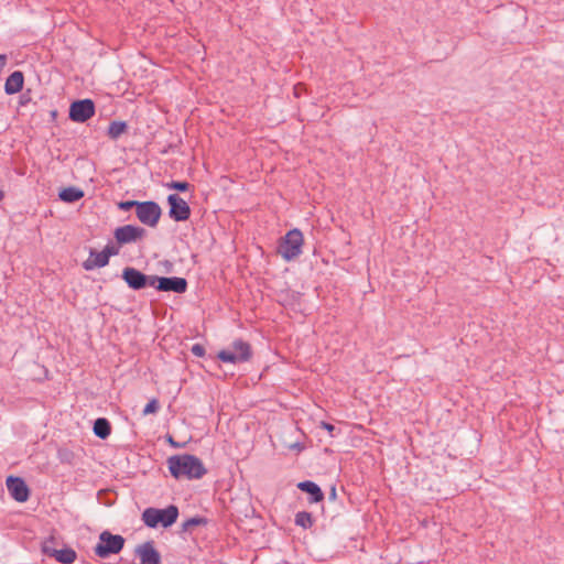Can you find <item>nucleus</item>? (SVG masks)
<instances>
[{
	"label": "nucleus",
	"instance_id": "obj_1",
	"mask_svg": "<svg viewBox=\"0 0 564 564\" xmlns=\"http://www.w3.org/2000/svg\"><path fill=\"white\" fill-rule=\"evenodd\" d=\"M169 471L175 479H200L207 474L200 458L193 454H177L167 458Z\"/></svg>",
	"mask_w": 564,
	"mask_h": 564
},
{
	"label": "nucleus",
	"instance_id": "obj_2",
	"mask_svg": "<svg viewBox=\"0 0 564 564\" xmlns=\"http://www.w3.org/2000/svg\"><path fill=\"white\" fill-rule=\"evenodd\" d=\"M120 212L134 210L137 219L149 228H155L163 215V209L155 200L126 199L116 203Z\"/></svg>",
	"mask_w": 564,
	"mask_h": 564
},
{
	"label": "nucleus",
	"instance_id": "obj_3",
	"mask_svg": "<svg viewBox=\"0 0 564 564\" xmlns=\"http://www.w3.org/2000/svg\"><path fill=\"white\" fill-rule=\"evenodd\" d=\"M178 514L180 511L175 505H169L165 508L149 507L143 510L141 519L148 528L156 529L161 525L167 529L177 521Z\"/></svg>",
	"mask_w": 564,
	"mask_h": 564
},
{
	"label": "nucleus",
	"instance_id": "obj_4",
	"mask_svg": "<svg viewBox=\"0 0 564 564\" xmlns=\"http://www.w3.org/2000/svg\"><path fill=\"white\" fill-rule=\"evenodd\" d=\"M112 234L113 239L107 238L104 247H122L124 245L140 242L147 237L148 231L141 226L127 224L115 228Z\"/></svg>",
	"mask_w": 564,
	"mask_h": 564
},
{
	"label": "nucleus",
	"instance_id": "obj_5",
	"mask_svg": "<svg viewBox=\"0 0 564 564\" xmlns=\"http://www.w3.org/2000/svg\"><path fill=\"white\" fill-rule=\"evenodd\" d=\"M124 538L120 534H112L104 531L99 535V542L94 547V552L101 558H107L112 554H118L124 546Z\"/></svg>",
	"mask_w": 564,
	"mask_h": 564
},
{
	"label": "nucleus",
	"instance_id": "obj_6",
	"mask_svg": "<svg viewBox=\"0 0 564 564\" xmlns=\"http://www.w3.org/2000/svg\"><path fill=\"white\" fill-rule=\"evenodd\" d=\"M96 115V102L91 98H77L70 101L68 119L76 123H85Z\"/></svg>",
	"mask_w": 564,
	"mask_h": 564
},
{
	"label": "nucleus",
	"instance_id": "obj_7",
	"mask_svg": "<svg viewBox=\"0 0 564 564\" xmlns=\"http://www.w3.org/2000/svg\"><path fill=\"white\" fill-rule=\"evenodd\" d=\"M56 544L57 539L55 536L51 535L45 539L41 546L42 553L48 557H53L61 564H73L77 558L76 551L69 546H64L58 550L55 547Z\"/></svg>",
	"mask_w": 564,
	"mask_h": 564
},
{
	"label": "nucleus",
	"instance_id": "obj_8",
	"mask_svg": "<svg viewBox=\"0 0 564 564\" xmlns=\"http://www.w3.org/2000/svg\"><path fill=\"white\" fill-rule=\"evenodd\" d=\"M232 348H240L241 352L234 351L230 347L223 349L217 354V358L227 364H240L249 361L252 357V349L249 343L241 338L235 339L231 344Z\"/></svg>",
	"mask_w": 564,
	"mask_h": 564
},
{
	"label": "nucleus",
	"instance_id": "obj_9",
	"mask_svg": "<svg viewBox=\"0 0 564 564\" xmlns=\"http://www.w3.org/2000/svg\"><path fill=\"white\" fill-rule=\"evenodd\" d=\"M169 217L175 223H183L189 219L192 209L188 203L177 193L169 194L166 197Z\"/></svg>",
	"mask_w": 564,
	"mask_h": 564
},
{
	"label": "nucleus",
	"instance_id": "obj_10",
	"mask_svg": "<svg viewBox=\"0 0 564 564\" xmlns=\"http://www.w3.org/2000/svg\"><path fill=\"white\" fill-rule=\"evenodd\" d=\"M7 489L13 500L17 502H25L29 500L31 490L22 477L8 476L6 479Z\"/></svg>",
	"mask_w": 564,
	"mask_h": 564
},
{
	"label": "nucleus",
	"instance_id": "obj_11",
	"mask_svg": "<svg viewBox=\"0 0 564 564\" xmlns=\"http://www.w3.org/2000/svg\"><path fill=\"white\" fill-rule=\"evenodd\" d=\"M95 250L90 249L88 259L83 262V268L87 271L106 267L109 263L110 257L119 254L120 251V249H102L100 252Z\"/></svg>",
	"mask_w": 564,
	"mask_h": 564
},
{
	"label": "nucleus",
	"instance_id": "obj_12",
	"mask_svg": "<svg viewBox=\"0 0 564 564\" xmlns=\"http://www.w3.org/2000/svg\"><path fill=\"white\" fill-rule=\"evenodd\" d=\"M134 552L140 560V564H162L161 554L155 549L152 540L138 545Z\"/></svg>",
	"mask_w": 564,
	"mask_h": 564
},
{
	"label": "nucleus",
	"instance_id": "obj_13",
	"mask_svg": "<svg viewBox=\"0 0 564 564\" xmlns=\"http://www.w3.org/2000/svg\"><path fill=\"white\" fill-rule=\"evenodd\" d=\"M121 279L130 290L138 292L143 290L145 273L133 267H124L121 271Z\"/></svg>",
	"mask_w": 564,
	"mask_h": 564
},
{
	"label": "nucleus",
	"instance_id": "obj_14",
	"mask_svg": "<svg viewBox=\"0 0 564 564\" xmlns=\"http://www.w3.org/2000/svg\"><path fill=\"white\" fill-rule=\"evenodd\" d=\"M188 289V282L182 276H161L158 292L183 294Z\"/></svg>",
	"mask_w": 564,
	"mask_h": 564
},
{
	"label": "nucleus",
	"instance_id": "obj_15",
	"mask_svg": "<svg viewBox=\"0 0 564 564\" xmlns=\"http://www.w3.org/2000/svg\"><path fill=\"white\" fill-rule=\"evenodd\" d=\"M24 82H25L24 73L19 69L13 70L6 78L4 86H3L4 93L9 96L21 93L24 88Z\"/></svg>",
	"mask_w": 564,
	"mask_h": 564
},
{
	"label": "nucleus",
	"instance_id": "obj_16",
	"mask_svg": "<svg viewBox=\"0 0 564 564\" xmlns=\"http://www.w3.org/2000/svg\"><path fill=\"white\" fill-rule=\"evenodd\" d=\"M296 487L302 491L307 494L310 503H318L322 502L325 498V495L322 488L312 480H303L300 481Z\"/></svg>",
	"mask_w": 564,
	"mask_h": 564
},
{
	"label": "nucleus",
	"instance_id": "obj_17",
	"mask_svg": "<svg viewBox=\"0 0 564 564\" xmlns=\"http://www.w3.org/2000/svg\"><path fill=\"white\" fill-rule=\"evenodd\" d=\"M303 232L299 228H292L285 235L278 238L275 247H303Z\"/></svg>",
	"mask_w": 564,
	"mask_h": 564
},
{
	"label": "nucleus",
	"instance_id": "obj_18",
	"mask_svg": "<svg viewBox=\"0 0 564 564\" xmlns=\"http://www.w3.org/2000/svg\"><path fill=\"white\" fill-rule=\"evenodd\" d=\"M85 196V193L82 188L77 186H65L61 187L58 191V198L59 200L67 203V204H74L79 202Z\"/></svg>",
	"mask_w": 564,
	"mask_h": 564
},
{
	"label": "nucleus",
	"instance_id": "obj_19",
	"mask_svg": "<svg viewBox=\"0 0 564 564\" xmlns=\"http://www.w3.org/2000/svg\"><path fill=\"white\" fill-rule=\"evenodd\" d=\"M129 124L124 120H112L110 121L106 134L110 140H118L123 134L128 133Z\"/></svg>",
	"mask_w": 564,
	"mask_h": 564
},
{
	"label": "nucleus",
	"instance_id": "obj_20",
	"mask_svg": "<svg viewBox=\"0 0 564 564\" xmlns=\"http://www.w3.org/2000/svg\"><path fill=\"white\" fill-rule=\"evenodd\" d=\"M94 434L100 440H107L111 434V424L106 417H98L94 421Z\"/></svg>",
	"mask_w": 564,
	"mask_h": 564
},
{
	"label": "nucleus",
	"instance_id": "obj_21",
	"mask_svg": "<svg viewBox=\"0 0 564 564\" xmlns=\"http://www.w3.org/2000/svg\"><path fill=\"white\" fill-rule=\"evenodd\" d=\"M294 523L302 529H311L314 524V518L311 512L307 511H299L295 514Z\"/></svg>",
	"mask_w": 564,
	"mask_h": 564
},
{
	"label": "nucleus",
	"instance_id": "obj_22",
	"mask_svg": "<svg viewBox=\"0 0 564 564\" xmlns=\"http://www.w3.org/2000/svg\"><path fill=\"white\" fill-rule=\"evenodd\" d=\"M207 523H208L207 518L202 517V516H195V517L187 519L186 521H184L182 523L181 532H187L195 527L206 525Z\"/></svg>",
	"mask_w": 564,
	"mask_h": 564
},
{
	"label": "nucleus",
	"instance_id": "obj_23",
	"mask_svg": "<svg viewBox=\"0 0 564 564\" xmlns=\"http://www.w3.org/2000/svg\"><path fill=\"white\" fill-rule=\"evenodd\" d=\"M191 186H192L191 183H188L187 181H180V180H177V181L172 180L171 182L165 184L166 188L175 191L177 193H185V192L189 191Z\"/></svg>",
	"mask_w": 564,
	"mask_h": 564
},
{
	"label": "nucleus",
	"instance_id": "obj_24",
	"mask_svg": "<svg viewBox=\"0 0 564 564\" xmlns=\"http://www.w3.org/2000/svg\"><path fill=\"white\" fill-rule=\"evenodd\" d=\"M278 251L285 261H292L302 253L303 249H278Z\"/></svg>",
	"mask_w": 564,
	"mask_h": 564
},
{
	"label": "nucleus",
	"instance_id": "obj_25",
	"mask_svg": "<svg viewBox=\"0 0 564 564\" xmlns=\"http://www.w3.org/2000/svg\"><path fill=\"white\" fill-rule=\"evenodd\" d=\"M161 276L156 274H145V282H143V290L147 288H153L159 290V281Z\"/></svg>",
	"mask_w": 564,
	"mask_h": 564
},
{
	"label": "nucleus",
	"instance_id": "obj_26",
	"mask_svg": "<svg viewBox=\"0 0 564 564\" xmlns=\"http://www.w3.org/2000/svg\"><path fill=\"white\" fill-rule=\"evenodd\" d=\"M32 102V89L28 88L25 90H22L20 93L18 105L19 107H26L29 104Z\"/></svg>",
	"mask_w": 564,
	"mask_h": 564
},
{
	"label": "nucleus",
	"instance_id": "obj_27",
	"mask_svg": "<svg viewBox=\"0 0 564 564\" xmlns=\"http://www.w3.org/2000/svg\"><path fill=\"white\" fill-rule=\"evenodd\" d=\"M159 409H160L159 401L156 399H152L145 404L142 413H143V415L154 414L159 411Z\"/></svg>",
	"mask_w": 564,
	"mask_h": 564
},
{
	"label": "nucleus",
	"instance_id": "obj_28",
	"mask_svg": "<svg viewBox=\"0 0 564 564\" xmlns=\"http://www.w3.org/2000/svg\"><path fill=\"white\" fill-rule=\"evenodd\" d=\"M321 427L326 430L332 437L337 436V434L339 433V430L334 424L325 421L321 422Z\"/></svg>",
	"mask_w": 564,
	"mask_h": 564
},
{
	"label": "nucleus",
	"instance_id": "obj_29",
	"mask_svg": "<svg viewBox=\"0 0 564 564\" xmlns=\"http://www.w3.org/2000/svg\"><path fill=\"white\" fill-rule=\"evenodd\" d=\"M191 351L196 357H204L206 354L205 347L200 344H194L191 348Z\"/></svg>",
	"mask_w": 564,
	"mask_h": 564
},
{
	"label": "nucleus",
	"instance_id": "obj_30",
	"mask_svg": "<svg viewBox=\"0 0 564 564\" xmlns=\"http://www.w3.org/2000/svg\"><path fill=\"white\" fill-rule=\"evenodd\" d=\"M305 88H306V86H305V84H303V83H297V84H295V85H294V87H293V94H294V96H295L296 98H299V97L302 95V93L305 90Z\"/></svg>",
	"mask_w": 564,
	"mask_h": 564
},
{
	"label": "nucleus",
	"instance_id": "obj_31",
	"mask_svg": "<svg viewBox=\"0 0 564 564\" xmlns=\"http://www.w3.org/2000/svg\"><path fill=\"white\" fill-rule=\"evenodd\" d=\"M72 456H73V454L69 451H62V449L58 451V457L62 463H65V462L69 463V459Z\"/></svg>",
	"mask_w": 564,
	"mask_h": 564
},
{
	"label": "nucleus",
	"instance_id": "obj_32",
	"mask_svg": "<svg viewBox=\"0 0 564 564\" xmlns=\"http://www.w3.org/2000/svg\"><path fill=\"white\" fill-rule=\"evenodd\" d=\"M162 264L164 267V272L172 273L174 271V263L172 260H164Z\"/></svg>",
	"mask_w": 564,
	"mask_h": 564
},
{
	"label": "nucleus",
	"instance_id": "obj_33",
	"mask_svg": "<svg viewBox=\"0 0 564 564\" xmlns=\"http://www.w3.org/2000/svg\"><path fill=\"white\" fill-rule=\"evenodd\" d=\"M8 61H9L8 55L4 54V53H0V74L2 73V70L8 65Z\"/></svg>",
	"mask_w": 564,
	"mask_h": 564
},
{
	"label": "nucleus",
	"instance_id": "obj_34",
	"mask_svg": "<svg viewBox=\"0 0 564 564\" xmlns=\"http://www.w3.org/2000/svg\"><path fill=\"white\" fill-rule=\"evenodd\" d=\"M176 148H177L176 144L169 143L167 145L164 147V149L161 151V153L162 154L174 153Z\"/></svg>",
	"mask_w": 564,
	"mask_h": 564
},
{
	"label": "nucleus",
	"instance_id": "obj_35",
	"mask_svg": "<svg viewBox=\"0 0 564 564\" xmlns=\"http://www.w3.org/2000/svg\"><path fill=\"white\" fill-rule=\"evenodd\" d=\"M166 442L173 447V448H180L183 446V444L176 442L171 435H166Z\"/></svg>",
	"mask_w": 564,
	"mask_h": 564
},
{
	"label": "nucleus",
	"instance_id": "obj_36",
	"mask_svg": "<svg viewBox=\"0 0 564 564\" xmlns=\"http://www.w3.org/2000/svg\"><path fill=\"white\" fill-rule=\"evenodd\" d=\"M50 121L48 122H55L57 117H58V111L57 109H52L50 112Z\"/></svg>",
	"mask_w": 564,
	"mask_h": 564
},
{
	"label": "nucleus",
	"instance_id": "obj_37",
	"mask_svg": "<svg viewBox=\"0 0 564 564\" xmlns=\"http://www.w3.org/2000/svg\"><path fill=\"white\" fill-rule=\"evenodd\" d=\"M200 234H202V235H205V234H206V235H208V236H209L210 243H209V246H208V247H212V246L214 245V242H215V239H214V237L210 235L209 229H208V228H203V229L200 230Z\"/></svg>",
	"mask_w": 564,
	"mask_h": 564
},
{
	"label": "nucleus",
	"instance_id": "obj_38",
	"mask_svg": "<svg viewBox=\"0 0 564 564\" xmlns=\"http://www.w3.org/2000/svg\"><path fill=\"white\" fill-rule=\"evenodd\" d=\"M336 496H337L336 488L332 487L330 492H329V499L334 500V499H336Z\"/></svg>",
	"mask_w": 564,
	"mask_h": 564
},
{
	"label": "nucleus",
	"instance_id": "obj_39",
	"mask_svg": "<svg viewBox=\"0 0 564 564\" xmlns=\"http://www.w3.org/2000/svg\"><path fill=\"white\" fill-rule=\"evenodd\" d=\"M4 197H6V193L3 189L0 188V203L3 200Z\"/></svg>",
	"mask_w": 564,
	"mask_h": 564
},
{
	"label": "nucleus",
	"instance_id": "obj_40",
	"mask_svg": "<svg viewBox=\"0 0 564 564\" xmlns=\"http://www.w3.org/2000/svg\"><path fill=\"white\" fill-rule=\"evenodd\" d=\"M318 251H319V250H318L317 248H314V249H313V254H314V256H318V254H319V252H318Z\"/></svg>",
	"mask_w": 564,
	"mask_h": 564
},
{
	"label": "nucleus",
	"instance_id": "obj_41",
	"mask_svg": "<svg viewBox=\"0 0 564 564\" xmlns=\"http://www.w3.org/2000/svg\"><path fill=\"white\" fill-rule=\"evenodd\" d=\"M230 348H231L234 351H236V352H241V349H240V348H232L231 346H230Z\"/></svg>",
	"mask_w": 564,
	"mask_h": 564
},
{
	"label": "nucleus",
	"instance_id": "obj_42",
	"mask_svg": "<svg viewBox=\"0 0 564 564\" xmlns=\"http://www.w3.org/2000/svg\"><path fill=\"white\" fill-rule=\"evenodd\" d=\"M293 447H295V448H301V446H300V444H299V443L294 444V445H293Z\"/></svg>",
	"mask_w": 564,
	"mask_h": 564
}]
</instances>
